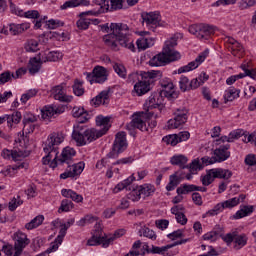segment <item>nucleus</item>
Returning <instances> with one entry per match:
<instances>
[{"label": "nucleus", "mask_w": 256, "mask_h": 256, "mask_svg": "<svg viewBox=\"0 0 256 256\" xmlns=\"http://www.w3.org/2000/svg\"><path fill=\"white\" fill-rule=\"evenodd\" d=\"M65 141V135L63 132H53L50 134L44 145V153L46 156L42 158L43 165H50L52 169H55L57 165H71L73 163V157L77 155L75 149L66 147L63 149L59 157V145Z\"/></svg>", "instance_id": "f257e3e1"}, {"label": "nucleus", "mask_w": 256, "mask_h": 256, "mask_svg": "<svg viewBox=\"0 0 256 256\" xmlns=\"http://www.w3.org/2000/svg\"><path fill=\"white\" fill-rule=\"evenodd\" d=\"M101 30L104 33H112L106 34L103 37V41L105 45L111 47L113 51H117V42L121 47H125V49H129L132 52H135V44H133V40L129 37V26L123 23H109L100 25Z\"/></svg>", "instance_id": "f03ea898"}, {"label": "nucleus", "mask_w": 256, "mask_h": 256, "mask_svg": "<svg viewBox=\"0 0 256 256\" xmlns=\"http://www.w3.org/2000/svg\"><path fill=\"white\" fill-rule=\"evenodd\" d=\"M174 47H177V39L171 38L170 40H167L162 53L153 56L149 61V66L162 67V65H167V63L179 61V59H181V54L175 51L173 49Z\"/></svg>", "instance_id": "7ed1b4c3"}, {"label": "nucleus", "mask_w": 256, "mask_h": 256, "mask_svg": "<svg viewBox=\"0 0 256 256\" xmlns=\"http://www.w3.org/2000/svg\"><path fill=\"white\" fill-rule=\"evenodd\" d=\"M103 137V133L97 132L95 128H89L85 124H75L72 132V139L78 147H83Z\"/></svg>", "instance_id": "20e7f679"}, {"label": "nucleus", "mask_w": 256, "mask_h": 256, "mask_svg": "<svg viewBox=\"0 0 256 256\" xmlns=\"http://www.w3.org/2000/svg\"><path fill=\"white\" fill-rule=\"evenodd\" d=\"M127 145V133L123 131L118 132L116 134L112 150L106 155L105 159H107V161H110V159H117L120 153H123V151L127 149Z\"/></svg>", "instance_id": "39448f33"}, {"label": "nucleus", "mask_w": 256, "mask_h": 256, "mask_svg": "<svg viewBox=\"0 0 256 256\" xmlns=\"http://www.w3.org/2000/svg\"><path fill=\"white\" fill-rule=\"evenodd\" d=\"M88 247H97L102 245L104 249L109 247V240H107V234H103V229L101 228V224H96L94 233L91 238L87 241Z\"/></svg>", "instance_id": "423d86ee"}, {"label": "nucleus", "mask_w": 256, "mask_h": 256, "mask_svg": "<svg viewBox=\"0 0 256 256\" xmlns=\"http://www.w3.org/2000/svg\"><path fill=\"white\" fill-rule=\"evenodd\" d=\"M188 30L189 33L195 35L197 39L208 40L211 35H215V28L207 24H193Z\"/></svg>", "instance_id": "0eeeda50"}, {"label": "nucleus", "mask_w": 256, "mask_h": 256, "mask_svg": "<svg viewBox=\"0 0 256 256\" xmlns=\"http://www.w3.org/2000/svg\"><path fill=\"white\" fill-rule=\"evenodd\" d=\"M174 115V119L168 121V129H179L181 125H185L187 119H189V110L187 108H179L175 111Z\"/></svg>", "instance_id": "6e6552de"}, {"label": "nucleus", "mask_w": 256, "mask_h": 256, "mask_svg": "<svg viewBox=\"0 0 256 256\" xmlns=\"http://www.w3.org/2000/svg\"><path fill=\"white\" fill-rule=\"evenodd\" d=\"M161 87L160 94L167 99H177L179 94L175 91V84L169 78H163L159 81Z\"/></svg>", "instance_id": "1a4fd4ad"}, {"label": "nucleus", "mask_w": 256, "mask_h": 256, "mask_svg": "<svg viewBox=\"0 0 256 256\" xmlns=\"http://www.w3.org/2000/svg\"><path fill=\"white\" fill-rule=\"evenodd\" d=\"M126 129L132 137H135L136 135L135 129L149 131L147 124H145V121L141 118V113H136L132 116V121L126 125Z\"/></svg>", "instance_id": "9d476101"}, {"label": "nucleus", "mask_w": 256, "mask_h": 256, "mask_svg": "<svg viewBox=\"0 0 256 256\" xmlns=\"http://www.w3.org/2000/svg\"><path fill=\"white\" fill-rule=\"evenodd\" d=\"M86 79L91 85L93 83H105L107 80V69L103 66H96L92 73H86Z\"/></svg>", "instance_id": "9b49d317"}, {"label": "nucleus", "mask_w": 256, "mask_h": 256, "mask_svg": "<svg viewBox=\"0 0 256 256\" xmlns=\"http://www.w3.org/2000/svg\"><path fill=\"white\" fill-rule=\"evenodd\" d=\"M29 243L31 242L27 238V234L21 231L14 233V256H21L23 249H25Z\"/></svg>", "instance_id": "f8f14e48"}, {"label": "nucleus", "mask_w": 256, "mask_h": 256, "mask_svg": "<svg viewBox=\"0 0 256 256\" xmlns=\"http://www.w3.org/2000/svg\"><path fill=\"white\" fill-rule=\"evenodd\" d=\"M146 106L148 107V111H151V109L163 111V109H165V105L163 104V94L153 92L146 101Z\"/></svg>", "instance_id": "ddd939ff"}, {"label": "nucleus", "mask_w": 256, "mask_h": 256, "mask_svg": "<svg viewBox=\"0 0 256 256\" xmlns=\"http://www.w3.org/2000/svg\"><path fill=\"white\" fill-rule=\"evenodd\" d=\"M83 169H85V164L82 162H79L77 164H68V168L64 173L60 175V179H73L75 177H78V175L83 173Z\"/></svg>", "instance_id": "4468645a"}, {"label": "nucleus", "mask_w": 256, "mask_h": 256, "mask_svg": "<svg viewBox=\"0 0 256 256\" xmlns=\"http://www.w3.org/2000/svg\"><path fill=\"white\" fill-rule=\"evenodd\" d=\"M143 23L147 25V27H151L152 31H155L157 27H159V23L161 21V15L159 12H144L141 15Z\"/></svg>", "instance_id": "2eb2a0df"}, {"label": "nucleus", "mask_w": 256, "mask_h": 256, "mask_svg": "<svg viewBox=\"0 0 256 256\" xmlns=\"http://www.w3.org/2000/svg\"><path fill=\"white\" fill-rule=\"evenodd\" d=\"M60 231L55 240L51 243L50 247L46 250V253H53V251H57L61 243H63V239H65V235H67V230L69 229L65 224H60Z\"/></svg>", "instance_id": "dca6fc26"}, {"label": "nucleus", "mask_w": 256, "mask_h": 256, "mask_svg": "<svg viewBox=\"0 0 256 256\" xmlns=\"http://www.w3.org/2000/svg\"><path fill=\"white\" fill-rule=\"evenodd\" d=\"M231 145H220L219 148L214 150V158L216 159V163H223V161H227L231 157V152H229V148Z\"/></svg>", "instance_id": "f3484780"}, {"label": "nucleus", "mask_w": 256, "mask_h": 256, "mask_svg": "<svg viewBox=\"0 0 256 256\" xmlns=\"http://www.w3.org/2000/svg\"><path fill=\"white\" fill-rule=\"evenodd\" d=\"M52 95L56 101H60L61 103H71L73 100V96H68L65 94L62 85L55 86L52 89Z\"/></svg>", "instance_id": "a211bd4d"}, {"label": "nucleus", "mask_w": 256, "mask_h": 256, "mask_svg": "<svg viewBox=\"0 0 256 256\" xmlns=\"http://www.w3.org/2000/svg\"><path fill=\"white\" fill-rule=\"evenodd\" d=\"M141 79L142 80L134 85V91L138 95V97H141L151 91V80H145V78Z\"/></svg>", "instance_id": "6ab92c4d"}, {"label": "nucleus", "mask_w": 256, "mask_h": 256, "mask_svg": "<svg viewBox=\"0 0 256 256\" xmlns=\"http://www.w3.org/2000/svg\"><path fill=\"white\" fill-rule=\"evenodd\" d=\"M61 113H63L62 108L46 106L41 110V117L44 121H51V118L56 117V115H61Z\"/></svg>", "instance_id": "aec40b11"}, {"label": "nucleus", "mask_w": 256, "mask_h": 256, "mask_svg": "<svg viewBox=\"0 0 256 256\" xmlns=\"http://www.w3.org/2000/svg\"><path fill=\"white\" fill-rule=\"evenodd\" d=\"M72 115L77 119V124H85L91 119V116L84 108L74 107L72 109Z\"/></svg>", "instance_id": "412c9836"}, {"label": "nucleus", "mask_w": 256, "mask_h": 256, "mask_svg": "<svg viewBox=\"0 0 256 256\" xmlns=\"http://www.w3.org/2000/svg\"><path fill=\"white\" fill-rule=\"evenodd\" d=\"M109 90H104L99 93L95 98L91 100V105L95 107H99V105H109Z\"/></svg>", "instance_id": "4be33fe9"}, {"label": "nucleus", "mask_w": 256, "mask_h": 256, "mask_svg": "<svg viewBox=\"0 0 256 256\" xmlns=\"http://www.w3.org/2000/svg\"><path fill=\"white\" fill-rule=\"evenodd\" d=\"M110 121V117H105L103 115H99L96 117V125L98 127H103V129L97 130V133H102V137L103 135H105V133H107V131H109V127H111V125H109Z\"/></svg>", "instance_id": "5701e85b"}, {"label": "nucleus", "mask_w": 256, "mask_h": 256, "mask_svg": "<svg viewBox=\"0 0 256 256\" xmlns=\"http://www.w3.org/2000/svg\"><path fill=\"white\" fill-rule=\"evenodd\" d=\"M189 159L185 155H175L170 159L171 165H177L180 169H189L187 166Z\"/></svg>", "instance_id": "b1692460"}, {"label": "nucleus", "mask_w": 256, "mask_h": 256, "mask_svg": "<svg viewBox=\"0 0 256 256\" xmlns=\"http://www.w3.org/2000/svg\"><path fill=\"white\" fill-rule=\"evenodd\" d=\"M31 27V24L29 23H23V24H10L9 25V31L11 35H21V33H24V31H27Z\"/></svg>", "instance_id": "393cba45"}, {"label": "nucleus", "mask_w": 256, "mask_h": 256, "mask_svg": "<svg viewBox=\"0 0 256 256\" xmlns=\"http://www.w3.org/2000/svg\"><path fill=\"white\" fill-rule=\"evenodd\" d=\"M63 59V53L59 51H52L49 52L48 54H45L41 57V63H47L49 62H55V61H61Z\"/></svg>", "instance_id": "a878e982"}, {"label": "nucleus", "mask_w": 256, "mask_h": 256, "mask_svg": "<svg viewBox=\"0 0 256 256\" xmlns=\"http://www.w3.org/2000/svg\"><path fill=\"white\" fill-rule=\"evenodd\" d=\"M239 93H241V90L235 87H230L225 91L224 103H229V101H235V99H239Z\"/></svg>", "instance_id": "bb28decb"}, {"label": "nucleus", "mask_w": 256, "mask_h": 256, "mask_svg": "<svg viewBox=\"0 0 256 256\" xmlns=\"http://www.w3.org/2000/svg\"><path fill=\"white\" fill-rule=\"evenodd\" d=\"M83 5L84 7H87L89 5V1L87 0H69L66 1L63 5L60 6V9L64 11L65 9H71L73 7H79Z\"/></svg>", "instance_id": "cd10ccee"}, {"label": "nucleus", "mask_w": 256, "mask_h": 256, "mask_svg": "<svg viewBox=\"0 0 256 256\" xmlns=\"http://www.w3.org/2000/svg\"><path fill=\"white\" fill-rule=\"evenodd\" d=\"M212 172L215 179H231V177H233V172L228 169L213 168Z\"/></svg>", "instance_id": "c85d7f7f"}, {"label": "nucleus", "mask_w": 256, "mask_h": 256, "mask_svg": "<svg viewBox=\"0 0 256 256\" xmlns=\"http://www.w3.org/2000/svg\"><path fill=\"white\" fill-rule=\"evenodd\" d=\"M253 211H255V207L253 206H241V209L235 213L233 219H243V217H248V215H251Z\"/></svg>", "instance_id": "c756f323"}, {"label": "nucleus", "mask_w": 256, "mask_h": 256, "mask_svg": "<svg viewBox=\"0 0 256 256\" xmlns=\"http://www.w3.org/2000/svg\"><path fill=\"white\" fill-rule=\"evenodd\" d=\"M61 193L63 197H66V199H72L75 203H81V201H83V196L77 194V192L71 189H62Z\"/></svg>", "instance_id": "7c9ffc66"}, {"label": "nucleus", "mask_w": 256, "mask_h": 256, "mask_svg": "<svg viewBox=\"0 0 256 256\" xmlns=\"http://www.w3.org/2000/svg\"><path fill=\"white\" fill-rule=\"evenodd\" d=\"M6 117H7V125L10 129L11 127H13V123L15 125H18V123H21V119L23 118V116L21 115V112L19 111L13 112L12 114H6Z\"/></svg>", "instance_id": "2f4dec72"}, {"label": "nucleus", "mask_w": 256, "mask_h": 256, "mask_svg": "<svg viewBox=\"0 0 256 256\" xmlns=\"http://www.w3.org/2000/svg\"><path fill=\"white\" fill-rule=\"evenodd\" d=\"M43 221H45V216L38 215L34 219H32L30 222L26 223L25 229L28 231H31L32 229H37L39 225L43 224Z\"/></svg>", "instance_id": "473e14b6"}, {"label": "nucleus", "mask_w": 256, "mask_h": 256, "mask_svg": "<svg viewBox=\"0 0 256 256\" xmlns=\"http://www.w3.org/2000/svg\"><path fill=\"white\" fill-rule=\"evenodd\" d=\"M139 192L141 196L145 199V197H151L153 193H155V186L151 184H143L138 186Z\"/></svg>", "instance_id": "72a5a7b5"}, {"label": "nucleus", "mask_w": 256, "mask_h": 256, "mask_svg": "<svg viewBox=\"0 0 256 256\" xmlns=\"http://www.w3.org/2000/svg\"><path fill=\"white\" fill-rule=\"evenodd\" d=\"M163 77V72L159 70H152L149 72H145L144 76H141V79H145L146 81H150V84L153 83V79H161Z\"/></svg>", "instance_id": "f704fd0d"}, {"label": "nucleus", "mask_w": 256, "mask_h": 256, "mask_svg": "<svg viewBox=\"0 0 256 256\" xmlns=\"http://www.w3.org/2000/svg\"><path fill=\"white\" fill-rule=\"evenodd\" d=\"M136 45L139 50L145 51V49H149L153 45V38L141 37L137 40Z\"/></svg>", "instance_id": "c9c22d12"}, {"label": "nucleus", "mask_w": 256, "mask_h": 256, "mask_svg": "<svg viewBox=\"0 0 256 256\" xmlns=\"http://www.w3.org/2000/svg\"><path fill=\"white\" fill-rule=\"evenodd\" d=\"M41 58L37 59V58H31L30 59V67H29V73L31 75H35V73H39V71L41 70Z\"/></svg>", "instance_id": "e433bc0d"}, {"label": "nucleus", "mask_w": 256, "mask_h": 256, "mask_svg": "<svg viewBox=\"0 0 256 256\" xmlns=\"http://www.w3.org/2000/svg\"><path fill=\"white\" fill-rule=\"evenodd\" d=\"M196 190V185L194 184H182L177 188L176 193L178 195H187V193H193Z\"/></svg>", "instance_id": "4c0bfd02"}, {"label": "nucleus", "mask_w": 256, "mask_h": 256, "mask_svg": "<svg viewBox=\"0 0 256 256\" xmlns=\"http://www.w3.org/2000/svg\"><path fill=\"white\" fill-rule=\"evenodd\" d=\"M25 50L28 53H37L39 51V41L35 39H30L25 44Z\"/></svg>", "instance_id": "58836bf2"}, {"label": "nucleus", "mask_w": 256, "mask_h": 256, "mask_svg": "<svg viewBox=\"0 0 256 256\" xmlns=\"http://www.w3.org/2000/svg\"><path fill=\"white\" fill-rule=\"evenodd\" d=\"M74 207L73 201L69 199H64L58 209V213H69Z\"/></svg>", "instance_id": "ea45409f"}, {"label": "nucleus", "mask_w": 256, "mask_h": 256, "mask_svg": "<svg viewBox=\"0 0 256 256\" xmlns=\"http://www.w3.org/2000/svg\"><path fill=\"white\" fill-rule=\"evenodd\" d=\"M238 203L239 199H237V197H234L222 203H218V205L220 206L221 211H223V209H233V207H237Z\"/></svg>", "instance_id": "a19ab883"}, {"label": "nucleus", "mask_w": 256, "mask_h": 256, "mask_svg": "<svg viewBox=\"0 0 256 256\" xmlns=\"http://www.w3.org/2000/svg\"><path fill=\"white\" fill-rule=\"evenodd\" d=\"M73 93L77 97H81L85 94V88H83V82L79 81V79H76L74 81V84L72 86Z\"/></svg>", "instance_id": "79ce46f5"}, {"label": "nucleus", "mask_w": 256, "mask_h": 256, "mask_svg": "<svg viewBox=\"0 0 256 256\" xmlns=\"http://www.w3.org/2000/svg\"><path fill=\"white\" fill-rule=\"evenodd\" d=\"M135 181V177L130 176L129 178L125 179L124 181L118 183L114 189L115 193H119V191H123V189H127L131 183Z\"/></svg>", "instance_id": "37998d69"}, {"label": "nucleus", "mask_w": 256, "mask_h": 256, "mask_svg": "<svg viewBox=\"0 0 256 256\" xmlns=\"http://www.w3.org/2000/svg\"><path fill=\"white\" fill-rule=\"evenodd\" d=\"M201 181L204 187H209V185L215 181V174H213V169L207 170L206 175L201 178Z\"/></svg>", "instance_id": "c03bdc74"}, {"label": "nucleus", "mask_w": 256, "mask_h": 256, "mask_svg": "<svg viewBox=\"0 0 256 256\" xmlns=\"http://www.w3.org/2000/svg\"><path fill=\"white\" fill-rule=\"evenodd\" d=\"M197 67H199V63H197L196 60L188 63L185 66H182L178 69L177 73L178 75H181V73H189V71H193L195 69H197Z\"/></svg>", "instance_id": "a18cd8bd"}, {"label": "nucleus", "mask_w": 256, "mask_h": 256, "mask_svg": "<svg viewBox=\"0 0 256 256\" xmlns=\"http://www.w3.org/2000/svg\"><path fill=\"white\" fill-rule=\"evenodd\" d=\"M38 93L37 89H30L26 93L22 94L20 101L25 105L29 101V99H32V97H35Z\"/></svg>", "instance_id": "49530a36"}, {"label": "nucleus", "mask_w": 256, "mask_h": 256, "mask_svg": "<svg viewBox=\"0 0 256 256\" xmlns=\"http://www.w3.org/2000/svg\"><path fill=\"white\" fill-rule=\"evenodd\" d=\"M113 69L115 73H117V75H119V77H121L122 79H125L127 77V69L122 64L115 63L113 65Z\"/></svg>", "instance_id": "de8ad7c7"}, {"label": "nucleus", "mask_w": 256, "mask_h": 256, "mask_svg": "<svg viewBox=\"0 0 256 256\" xmlns=\"http://www.w3.org/2000/svg\"><path fill=\"white\" fill-rule=\"evenodd\" d=\"M164 143H167V145H172V147H175L179 143V136L177 134H171L168 136H165L163 138Z\"/></svg>", "instance_id": "09e8293b"}, {"label": "nucleus", "mask_w": 256, "mask_h": 256, "mask_svg": "<svg viewBox=\"0 0 256 256\" xmlns=\"http://www.w3.org/2000/svg\"><path fill=\"white\" fill-rule=\"evenodd\" d=\"M11 81H13V73H11V71H5L0 74V85H5V83Z\"/></svg>", "instance_id": "8fccbe9b"}, {"label": "nucleus", "mask_w": 256, "mask_h": 256, "mask_svg": "<svg viewBox=\"0 0 256 256\" xmlns=\"http://www.w3.org/2000/svg\"><path fill=\"white\" fill-rule=\"evenodd\" d=\"M179 185V178H177V174L170 176V181L166 186L167 191H174L175 187Z\"/></svg>", "instance_id": "3c124183"}, {"label": "nucleus", "mask_w": 256, "mask_h": 256, "mask_svg": "<svg viewBox=\"0 0 256 256\" xmlns=\"http://www.w3.org/2000/svg\"><path fill=\"white\" fill-rule=\"evenodd\" d=\"M22 203H23V200H21L20 196H17V198H13L8 204L9 211H15L17 207H21Z\"/></svg>", "instance_id": "603ef678"}, {"label": "nucleus", "mask_w": 256, "mask_h": 256, "mask_svg": "<svg viewBox=\"0 0 256 256\" xmlns=\"http://www.w3.org/2000/svg\"><path fill=\"white\" fill-rule=\"evenodd\" d=\"M190 83L191 82H189V78H187V76L182 75L179 81L180 90H182L183 93H185V91H189Z\"/></svg>", "instance_id": "864d4df0"}, {"label": "nucleus", "mask_w": 256, "mask_h": 256, "mask_svg": "<svg viewBox=\"0 0 256 256\" xmlns=\"http://www.w3.org/2000/svg\"><path fill=\"white\" fill-rule=\"evenodd\" d=\"M205 83V80H203L202 76H199L198 78L192 79L189 84V91L193 89H198V87H201Z\"/></svg>", "instance_id": "5fc2aeb1"}, {"label": "nucleus", "mask_w": 256, "mask_h": 256, "mask_svg": "<svg viewBox=\"0 0 256 256\" xmlns=\"http://www.w3.org/2000/svg\"><path fill=\"white\" fill-rule=\"evenodd\" d=\"M78 29L85 30L89 29V25H91V19L80 17V19L76 22Z\"/></svg>", "instance_id": "6e6d98bb"}, {"label": "nucleus", "mask_w": 256, "mask_h": 256, "mask_svg": "<svg viewBox=\"0 0 256 256\" xmlns=\"http://www.w3.org/2000/svg\"><path fill=\"white\" fill-rule=\"evenodd\" d=\"M188 169L194 173V171H201L203 169V164L199 161V159H194L189 165Z\"/></svg>", "instance_id": "4d7b16f0"}, {"label": "nucleus", "mask_w": 256, "mask_h": 256, "mask_svg": "<svg viewBox=\"0 0 256 256\" xmlns=\"http://www.w3.org/2000/svg\"><path fill=\"white\" fill-rule=\"evenodd\" d=\"M141 192L139 191V186L133 188L132 191L128 194V199L130 201H139L141 199Z\"/></svg>", "instance_id": "13d9d810"}, {"label": "nucleus", "mask_w": 256, "mask_h": 256, "mask_svg": "<svg viewBox=\"0 0 256 256\" xmlns=\"http://www.w3.org/2000/svg\"><path fill=\"white\" fill-rule=\"evenodd\" d=\"M221 234L217 231H211L203 235L204 241H217Z\"/></svg>", "instance_id": "bf43d9fd"}, {"label": "nucleus", "mask_w": 256, "mask_h": 256, "mask_svg": "<svg viewBox=\"0 0 256 256\" xmlns=\"http://www.w3.org/2000/svg\"><path fill=\"white\" fill-rule=\"evenodd\" d=\"M111 7H109V11H119L123 9V3L125 0H110Z\"/></svg>", "instance_id": "052dcab7"}, {"label": "nucleus", "mask_w": 256, "mask_h": 256, "mask_svg": "<svg viewBox=\"0 0 256 256\" xmlns=\"http://www.w3.org/2000/svg\"><path fill=\"white\" fill-rule=\"evenodd\" d=\"M168 249H171V246H152L150 253L153 255H163V253H165Z\"/></svg>", "instance_id": "680f3d73"}, {"label": "nucleus", "mask_w": 256, "mask_h": 256, "mask_svg": "<svg viewBox=\"0 0 256 256\" xmlns=\"http://www.w3.org/2000/svg\"><path fill=\"white\" fill-rule=\"evenodd\" d=\"M125 233H126L125 229L116 230L113 236L111 237L106 236V240L109 241V245H111V243H113L115 239H119L120 237H123Z\"/></svg>", "instance_id": "e2e57ef3"}, {"label": "nucleus", "mask_w": 256, "mask_h": 256, "mask_svg": "<svg viewBox=\"0 0 256 256\" xmlns=\"http://www.w3.org/2000/svg\"><path fill=\"white\" fill-rule=\"evenodd\" d=\"M95 5H99L100 13H105V11H109V0H94Z\"/></svg>", "instance_id": "0e129e2a"}, {"label": "nucleus", "mask_w": 256, "mask_h": 256, "mask_svg": "<svg viewBox=\"0 0 256 256\" xmlns=\"http://www.w3.org/2000/svg\"><path fill=\"white\" fill-rule=\"evenodd\" d=\"M140 233H142L143 237H147L148 239L155 240L157 239V235L155 234V231L149 229V228H143Z\"/></svg>", "instance_id": "69168bd1"}, {"label": "nucleus", "mask_w": 256, "mask_h": 256, "mask_svg": "<svg viewBox=\"0 0 256 256\" xmlns=\"http://www.w3.org/2000/svg\"><path fill=\"white\" fill-rule=\"evenodd\" d=\"M65 25L60 20L50 19L47 21L48 29H57V27H63Z\"/></svg>", "instance_id": "338daca9"}, {"label": "nucleus", "mask_w": 256, "mask_h": 256, "mask_svg": "<svg viewBox=\"0 0 256 256\" xmlns=\"http://www.w3.org/2000/svg\"><path fill=\"white\" fill-rule=\"evenodd\" d=\"M221 206L219 204H217L216 206H214L213 209L209 210L207 213H205L203 215V217H213L215 215H219V213H221Z\"/></svg>", "instance_id": "774afa93"}]
</instances>
